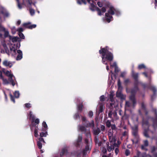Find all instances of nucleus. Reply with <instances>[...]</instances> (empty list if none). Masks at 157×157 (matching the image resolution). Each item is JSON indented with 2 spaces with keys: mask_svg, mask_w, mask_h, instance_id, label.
<instances>
[{
  "mask_svg": "<svg viewBox=\"0 0 157 157\" xmlns=\"http://www.w3.org/2000/svg\"><path fill=\"white\" fill-rule=\"evenodd\" d=\"M79 113V112H78L74 115L73 117L75 120H76L78 119H80V117Z\"/></svg>",
  "mask_w": 157,
  "mask_h": 157,
  "instance_id": "obj_29",
  "label": "nucleus"
},
{
  "mask_svg": "<svg viewBox=\"0 0 157 157\" xmlns=\"http://www.w3.org/2000/svg\"><path fill=\"white\" fill-rule=\"evenodd\" d=\"M93 115V112L91 111H90L88 113V116L89 117H91Z\"/></svg>",
  "mask_w": 157,
  "mask_h": 157,
  "instance_id": "obj_52",
  "label": "nucleus"
},
{
  "mask_svg": "<svg viewBox=\"0 0 157 157\" xmlns=\"http://www.w3.org/2000/svg\"><path fill=\"white\" fill-rule=\"evenodd\" d=\"M115 9L113 7H109V9L108 11V12L105 13V16L107 17L106 20L107 22L109 23L112 20L113 17L112 16H110L109 14L111 15H113L115 14Z\"/></svg>",
  "mask_w": 157,
  "mask_h": 157,
  "instance_id": "obj_3",
  "label": "nucleus"
},
{
  "mask_svg": "<svg viewBox=\"0 0 157 157\" xmlns=\"http://www.w3.org/2000/svg\"><path fill=\"white\" fill-rule=\"evenodd\" d=\"M34 135L35 137H37L38 136V131L36 129H35L34 131Z\"/></svg>",
  "mask_w": 157,
  "mask_h": 157,
  "instance_id": "obj_51",
  "label": "nucleus"
},
{
  "mask_svg": "<svg viewBox=\"0 0 157 157\" xmlns=\"http://www.w3.org/2000/svg\"><path fill=\"white\" fill-rule=\"evenodd\" d=\"M139 89H137L136 88L132 89L131 91V95L129 96V99L132 102L133 105L134 106L136 103V101L135 98V95L136 92L139 90Z\"/></svg>",
  "mask_w": 157,
  "mask_h": 157,
  "instance_id": "obj_4",
  "label": "nucleus"
},
{
  "mask_svg": "<svg viewBox=\"0 0 157 157\" xmlns=\"http://www.w3.org/2000/svg\"><path fill=\"white\" fill-rule=\"evenodd\" d=\"M5 75L9 77V78H10L11 77H13V78L14 79H15V77L13 75L11 74L9 71H6V72H5Z\"/></svg>",
  "mask_w": 157,
  "mask_h": 157,
  "instance_id": "obj_26",
  "label": "nucleus"
},
{
  "mask_svg": "<svg viewBox=\"0 0 157 157\" xmlns=\"http://www.w3.org/2000/svg\"><path fill=\"white\" fill-rule=\"evenodd\" d=\"M18 35L22 39H25V36L22 33H18Z\"/></svg>",
  "mask_w": 157,
  "mask_h": 157,
  "instance_id": "obj_47",
  "label": "nucleus"
},
{
  "mask_svg": "<svg viewBox=\"0 0 157 157\" xmlns=\"http://www.w3.org/2000/svg\"><path fill=\"white\" fill-rule=\"evenodd\" d=\"M156 149V147L154 146H152L151 147V152L154 157H157V152H155Z\"/></svg>",
  "mask_w": 157,
  "mask_h": 157,
  "instance_id": "obj_10",
  "label": "nucleus"
},
{
  "mask_svg": "<svg viewBox=\"0 0 157 157\" xmlns=\"http://www.w3.org/2000/svg\"><path fill=\"white\" fill-rule=\"evenodd\" d=\"M138 83L139 82L138 80H134V87L135 88H136L137 89H139L138 87Z\"/></svg>",
  "mask_w": 157,
  "mask_h": 157,
  "instance_id": "obj_33",
  "label": "nucleus"
},
{
  "mask_svg": "<svg viewBox=\"0 0 157 157\" xmlns=\"http://www.w3.org/2000/svg\"><path fill=\"white\" fill-rule=\"evenodd\" d=\"M105 98L104 97V96L103 95L101 96L100 97V100L101 101H105Z\"/></svg>",
  "mask_w": 157,
  "mask_h": 157,
  "instance_id": "obj_62",
  "label": "nucleus"
},
{
  "mask_svg": "<svg viewBox=\"0 0 157 157\" xmlns=\"http://www.w3.org/2000/svg\"><path fill=\"white\" fill-rule=\"evenodd\" d=\"M97 5L100 7H101L103 6V4L100 2H97Z\"/></svg>",
  "mask_w": 157,
  "mask_h": 157,
  "instance_id": "obj_64",
  "label": "nucleus"
},
{
  "mask_svg": "<svg viewBox=\"0 0 157 157\" xmlns=\"http://www.w3.org/2000/svg\"><path fill=\"white\" fill-rule=\"evenodd\" d=\"M108 135L109 137L113 138V131L111 129H110L108 132Z\"/></svg>",
  "mask_w": 157,
  "mask_h": 157,
  "instance_id": "obj_28",
  "label": "nucleus"
},
{
  "mask_svg": "<svg viewBox=\"0 0 157 157\" xmlns=\"http://www.w3.org/2000/svg\"><path fill=\"white\" fill-rule=\"evenodd\" d=\"M130 82V80L128 78L124 80V82L125 85H127V84Z\"/></svg>",
  "mask_w": 157,
  "mask_h": 157,
  "instance_id": "obj_53",
  "label": "nucleus"
},
{
  "mask_svg": "<svg viewBox=\"0 0 157 157\" xmlns=\"http://www.w3.org/2000/svg\"><path fill=\"white\" fill-rule=\"evenodd\" d=\"M142 124L143 125H145L148 127L149 126V123L148 120H146L143 119L142 121Z\"/></svg>",
  "mask_w": 157,
  "mask_h": 157,
  "instance_id": "obj_27",
  "label": "nucleus"
},
{
  "mask_svg": "<svg viewBox=\"0 0 157 157\" xmlns=\"http://www.w3.org/2000/svg\"><path fill=\"white\" fill-rule=\"evenodd\" d=\"M119 71V70L118 68V67L117 66H116L115 67V70H114V72L115 73H117Z\"/></svg>",
  "mask_w": 157,
  "mask_h": 157,
  "instance_id": "obj_60",
  "label": "nucleus"
},
{
  "mask_svg": "<svg viewBox=\"0 0 157 157\" xmlns=\"http://www.w3.org/2000/svg\"><path fill=\"white\" fill-rule=\"evenodd\" d=\"M44 132H41L40 133V137H46L47 135L48 134V132L46 131H45Z\"/></svg>",
  "mask_w": 157,
  "mask_h": 157,
  "instance_id": "obj_31",
  "label": "nucleus"
},
{
  "mask_svg": "<svg viewBox=\"0 0 157 157\" xmlns=\"http://www.w3.org/2000/svg\"><path fill=\"white\" fill-rule=\"evenodd\" d=\"M94 141L95 143L97 144L99 142V139L98 137L95 136L94 138Z\"/></svg>",
  "mask_w": 157,
  "mask_h": 157,
  "instance_id": "obj_63",
  "label": "nucleus"
},
{
  "mask_svg": "<svg viewBox=\"0 0 157 157\" xmlns=\"http://www.w3.org/2000/svg\"><path fill=\"white\" fill-rule=\"evenodd\" d=\"M17 31L18 32V33H22L23 31V29L22 28H19L17 29Z\"/></svg>",
  "mask_w": 157,
  "mask_h": 157,
  "instance_id": "obj_55",
  "label": "nucleus"
},
{
  "mask_svg": "<svg viewBox=\"0 0 157 157\" xmlns=\"http://www.w3.org/2000/svg\"><path fill=\"white\" fill-rule=\"evenodd\" d=\"M42 125L43 128L41 129V131L45 132L47 130L48 126L45 121H43L42 123Z\"/></svg>",
  "mask_w": 157,
  "mask_h": 157,
  "instance_id": "obj_19",
  "label": "nucleus"
},
{
  "mask_svg": "<svg viewBox=\"0 0 157 157\" xmlns=\"http://www.w3.org/2000/svg\"><path fill=\"white\" fill-rule=\"evenodd\" d=\"M84 133L86 137V138H91L90 134L89 131H87L86 130V132H85Z\"/></svg>",
  "mask_w": 157,
  "mask_h": 157,
  "instance_id": "obj_34",
  "label": "nucleus"
},
{
  "mask_svg": "<svg viewBox=\"0 0 157 157\" xmlns=\"http://www.w3.org/2000/svg\"><path fill=\"white\" fill-rule=\"evenodd\" d=\"M113 52V49L112 48H109L108 46H106L105 48H102L101 47V49L99 51V53H105L106 52Z\"/></svg>",
  "mask_w": 157,
  "mask_h": 157,
  "instance_id": "obj_8",
  "label": "nucleus"
},
{
  "mask_svg": "<svg viewBox=\"0 0 157 157\" xmlns=\"http://www.w3.org/2000/svg\"><path fill=\"white\" fill-rule=\"evenodd\" d=\"M113 52H106L105 53H99L101 55L102 63L105 64L106 61L109 62L112 61L114 58Z\"/></svg>",
  "mask_w": 157,
  "mask_h": 157,
  "instance_id": "obj_1",
  "label": "nucleus"
},
{
  "mask_svg": "<svg viewBox=\"0 0 157 157\" xmlns=\"http://www.w3.org/2000/svg\"><path fill=\"white\" fill-rule=\"evenodd\" d=\"M138 68L139 70L142 69H146V67L144 64H141L138 65Z\"/></svg>",
  "mask_w": 157,
  "mask_h": 157,
  "instance_id": "obj_32",
  "label": "nucleus"
},
{
  "mask_svg": "<svg viewBox=\"0 0 157 157\" xmlns=\"http://www.w3.org/2000/svg\"><path fill=\"white\" fill-rule=\"evenodd\" d=\"M38 124H39L35 123V122H32V121H31V125H30L31 129L32 130V129L31 127L32 126L33 127H35V128H38Z\"/></svg>",
  "mask_w": 157,
  "mask_h": 157,
  "instance_id": "obj_30",
  "label": "nucleus"
},
{
  "mask_svg": "<svg viewBox=\"0 0 157 157\" xmlns=\"http://www.w3.org/2000/svg\"><path fill=\"white\" fill-rule=\"evenodd\" d=\"M119 152V150L118 148L116 147L115 149V152L116 155H117Z\"/></svg>",
  "mask_w": 157,
  "mask_h": 157,
  "instance_id": "obj_57",
  "label": "nucleus"
},
{
  "mask_svg": "<svg viewBox=\"0 0 157 157\" xmlns=\"http://www.w3.org/2000/svg\"><path fill=\"white\" fill-rule=\"evenodd\" d=\"M115 13L116 15L117 16H119L121 14L120 12L119 11L116 10H115Z\"/></svg>",
  "mask_w": 157,
  "mask_h": 157,
  "instance_id": "obj_59",
  "label": "nucleus"
},
{
  "mask_svg": "<svg viewBox=\"0 0 157 157\" xmlns=\"http://www.w3.org/2000/svg\"><path fill=\"white\" fill-rule=\"evenodd\" d=\"M3 64L4 65L6 66L9 67H11L12 66V64L11 62L9 61L8 62L6 60L3 61Z\"/></svg>",
  "mask_w": 157,
  "mask_h": 157,
  "instance_id": "obj_20",
  "label": "nucleus"
},
{
  "mask_svg": "<svg viewBox=\"0 0 157 157\" xmlns=\"http://www.w3.org/2000/svg\"><path fill=\"white\" fill-rule=\"evenodd\" d=\"M141 153L139 151H138L136 153V155L134 157H140V155H141Z\"/></svg>",
  "mask_w": 157,
  "mask_h": 157,
  "instance_id": "obj_56",
  "label": "nucleus"
},
{
  "mask_svg": "<svg viewBox=\"0 0 157 157\" xmlns=\"http://www.w3.org/2000/svg\"><path fill=\"white\" fill-rule=\"evenodd\" d=\"M111 130H113H113H115L116 129V125H115V124H112V125H111Z\"/></svg>",
  "mask_w": 157,
  "mask_h": 157,
  "instance_id": "obj_58",
  "label": "nucleus"
},
{
  "mask_svg": "<svg viewBox=\"0 0 157 157\" xmlns=\"http://www.w3.org/2000/svg\"><path fill=\"white\" fill-rule=\"evenodd\" d=\"M83 108V105L82 102H81L77 105L78 112L79 113L82 112Z\"/></svg>",
  "mask_w": 157,
  "mask_h": 157,
  "instance_id": "obj_17",
  "label": "nucleus"
},
{
  "mask_svg": "<svg viewBox=\"0 0 157 157\" xmlns=\"http://www.w3.org/2000/svg\"><path fill=\"white\" fill-rule=\"evenodd\" d=\"M22 25L25 28L29 29H32L33 28H35L36 26V25H32L30 22L25 23L23 24Z\"/></svg>",
  "mask_w": 157,
  "mask_h": 157,
  "instance_id": "obj_7",
  "label": "nucleus"
},
{
  "mask_svg": "<svg viewBox=\"0 0 157 157\" xmlns=\"http://www.w3.org/2000/svg\"><path fill=\"white\" fill-rule=\"evenodd\" d=\"M9 39L11 40L13 43L16 42L17 41H20L21 40L20 38L17 36L12 37L11 36H9Z\"/></svg>",
  "mask_w": 157,
  "mask_h": 157,
  "instance_id": "obj_12",
  "label": "nucleus"
},
{
  "mask_svg": "<svg viewBox=\"0 0 157 157\" xmlns=\"http://www.w3.org/2000/svg\"><path fill=\"white\" fill-rule=\"evenodd\" d=\"M144 144L143 145L145 146V147H147L148 146V142L147 140H144Z\"/></svg>",
  "mask_w": 157,
  "mask_h": 157,
  "instance_id": "obj_49",
  "label": "nucleus"
},
{
  "mask_svg": "<svg viewBox=\"0 0 157 157\" xmlns=\"http://www.w3.org/2000/svg\"><path fill=\"white\" fill-rule=\"evenodd\" d=\"M14 95L15 98H18L20 95L19 92L17 91H15L14 93Z\"/></svg>",
  "mask_w": 157,
  "mask_h": 157,
  "instance_id": "obj_36",
  "label": "nucleus"
},
{
  "mask_svg": "<svg viewBox=\"0 0 157 157\" xmlns=\"http://www.w3.org/2000/svg\"><path fill=\"white\" fill-rule=\"evenodd\" d=\"M29 12L30 14L33 16L34 15L35 13V11L34 10L32 9H29Z\"/></svg>",
  "mask_w": 157,
  "mask_h": 157,
  "instance_id": "obj_48",
  "label": "nucleus"
},
{
  "mask_svg": "<svg viewBox=\"0 0 157 157\" xmlns=\"http://www.w3.org/2000/svg\"><path fill=\"white\" fill-rule=\"evenodd\" d=\"M2 31L4 32V37L5 38L7 37L8 36L9 37V32L8 31H6V29H5V31Z\"/></svg>",
  "mask_w": 157,
  "mask_h": 157,
  "instance_id": "obj_39",
  "label": "nucleus"
},
{
  "mask_svg": "<svg viewBox=\"0 0 157 157\" xmlns=\"http://www.w3.org/2000/svg\"><path fill=\"white\" fill-rule=\"evenodd\" d=\"M25 107L29 109L31 107V105L29 103H26L25 104Z\"/></svg>",
  "mask_w": 157,
  "mask_h": 157,
  "instance_id": "obj_46",
  "label": "nucleus"
},
{
  "mask_svg": "<svg viewBox=\"0 0 157 157\" xmlns=\"http://www.w3.org/2000/svg\"><path fill=\"white\" fill-rule=\"evenodd\" d=\"M130 153V151L129 150L127 149L125 151V154L126 156H128Z\"/></svg>",
  "mask_w": 157,
  "mask_h": 157,
  "instance_id": "obj_44",
  "label": "nucleus"
},
{
  "mask_svg": "<svg viewBox=\"0 0 157 157\" xmlns=\"http://www.w3.org/2000/svg\"><path fill=\"white\" fill-rule=\"evenodd\" d=\"M100 132L101 130L98 128H97L96 129L94 128L93 129V134L95 135H98Z\"/></svg>",
  "mask_w": 157,
  "mask_h": 157,
  "instance_id": "obj_23",
  "label": "nucleus"
},
{
  "mask_svg": "<svg viewBox=\"0 0 157 157\" xmlns=\"http://www.w3.org/2000/svg\"><path fill=\"white\" fill-rule=\"evenodd\" d=\"M152 112H154L155 113V115L156 117V120H157V110L155 108H153L152 109ZM152 126L153 127L154 129H155L157 128V122H156L155 121H154L153 122V124H152Z\"/></svg>",
  "mask_w": 157,
  "mask_h": 157,
  "instance_id": "obj_9",
  "label": "nucleus"
},
{
  "mask_svg": "<svg viewBox=\"0 0 157 157\" xmlns=\"http://www.w3.org/2000/svg\"><path fill=\"white\" fill-rule=\"evenodd\" d=\"M86 124L85 125L86 127H91L93 128H94V124L93 121H92L90 123L88 121H86Z\"/></svg>",
  "mask_w": 157,
  "mask_h": 157,
  "instance_id": "obj_15",
  "label": "nucleus"
},
{
  "mask_svg": "<svg viewBox=\"0 0 157 157\" xmlns=\"http://www.w3.org/2000/svg\"><path fill=\"white\" fill-rule=\"evenodd\" d=\"M82 136L81 135L78 136L76 142L75 143V145L76 147H78L80 145V143L82 141Z\"/></svg>",
  "mask_w": 157,
  "mask_h": 157,
  "instance_id": "obj_14",
  "label": "nucleus"
},
{
  "mask_svg": "<svg viewBox=\"0 0 157 157\" xmlns=\"http://www.w3.org/2000/svg\"><path fill=\"white\" fill-rule=\"evenodd\" d=\"M87 151H90V148L89 146L88 145H86L85 149H84Z\"/></svg>",
  "mask_w": 157,
  "mask_h": 157,
  "instance_id": "obj_50",
  "label": "nucleus"
},
{
  "mask_svg": "<svg viewBox=\"0 0 157 157\" xmlns=\"http://www.w3.org/2000/svg\"><path fill=\"white\" fill-rule=\"evenodd\" d=\"M29 116L30 117V119H31V121L32 122H35V123L39 124L40 123V120L38 118L35 119V116L33 114L32 112L30 111L29 114Z\"/></svg>",
  "mask_w": 157,
  "mask_h": 157,
  "instance_id": "obj_6",
  "label": "nucleus"
},
{
  "mask_svg": "<svg viewBox=\"0 0 157 157\" xmlns=\"http://www.w3.org/2000/svg\"><path fill=\"white\" fill-rule=\"evenodd\" d=\"M10 98L11 100L12 101H13V103H15V98H14V97L11 94H10Z\"/></svg>",
  "mask_w": 157,
  "mask_h": 157,
  "instance_id": "obj_43",
  "label": "nucleus"
},
{
  "mask_svg": "<svg viewBox=\"0 0 157 157\" xmlns=\"http://www.w3.org/2000/svg\"><path fill=\"white\" fill-rule=\"evenodd\" d=\"M132 134L136 139V143H138L139 140V136L138 134V126L135 124L134 126L132 127Z\"/></svg>",
  "mask_w": 157,
  "mask_h": 157,
  "instance_id": "obj_2",
  "label": "nucleus"
},
{
  "mask_svg": "<svg viewBox=\"0 0 157 157\" xmlns=\"http://www.w3.org/2000/svg\"><path fill=\"white\" fill-rule=\"evenodd\" d=\"M13 77H11L9 78L8 79L9 81L10 82V84H11L13 86H14L15 84V82H16V80H14L13 78Z\"/></svg>",
  "mask_w": 157,
  "mask_h": 157,
  "instance_id": "obj_21",
  "label": "nucleus"
},
{
  "mask_svg": "<svg viewBox=\"0 0 157 157\" xmlns=\"http://www.w3.org/2000/svg\"><path fill=\"white\" fill-rule=\"evenodd\" d=\"M149 129H145L144 130L143 132V134L147 138H149V136L148 134V132Z\"/></svg>",
  "mask_w": 157,
  "mask_h": 157,
  "instance_id": "obj_25",
  "label": "nucleus"
},
{
  "mask_svg": "<svg viewBox=\"0 0 157 157\" xmlns=\"http://www.w3.org/2000/svg\"><path fill=\"white\" fill-rule=\"evenodd\" d=\"M3 83L4 84L7 85L10 84L9 80H8L6 78H4L3 80Z\"/></svg>",
  "mask_w": 157,
  "mask_h": 157,
  "instance_id": "obj_40",
  "label": "nucleus"
},
{
  "mask_svg": "<svg viewBox=\"0 0 157 157\" xmlns=\"http://www.w3.org/2000/svg\"><path fill=\"white\" fill-rule=\"evenodd\" d=\"M17 52L18 55L16 57V60H20L22 58V52L20 50H17Z\"/></svg>",
  "mask_w": 157,
  "mask_h": 157,
  "instance_id": "obj_13",
  "label": "nucleus"
},
{
  "mask_svg": "<svg viewBox=\"0 0 157 157\" xmlns=\"http://www.w3.org/2000/svg\"><path fill=\"white\" fill-rule=\"evenodd\" d=\"M40 141V142H43V143H45V142L44 141V139L41 137L39 138V141Z\"/></svg>",
  "mask_w": 157,
  "mask_h": 157,
  "instance_id": "obj_61",
  "label": "nucleus"
},
{
  "mask_svg": "<svg viewBox=\"0 0 157 157\" xmlns=\"http://www.w3.org/2000/svg\"><path fill=\"white\" fill-rule=\"evenodd\" d=\"M92 3H90V9L92 11H94L95 10L98 12V14L99 16L101 15V10L98 7L96 6V3L95 2L92 1Z\"/></svg>",
  "mask_w": 157,
  "mask_h": 157,
  "instance_id": "obj_5",
  "label": "nucleus"
},
{
  "mask_svg": "<svg viewBox=\"0 0 157 157\" xmlns=\"http://www.w3.org/2000/svg\"><path fill=\"white\" fill-rule=\"evenodd\" d=\"M1 13L5 17H7L9 16V13L7 12H4L3 11H2L1 12Z\"/></svg>",
  "mask_w": 157,
  "mask_h": 157,
  "instance_id": "obj_38",
  "label": "nucleus"
},
{
  "mask_svg": "<svg viewBox=\"0 0 157 157\" xmlns=\"http://www.w3.org/2000/svg\"><path fill=\"white\" fill-rule=\"evenodd\" d=\"M116 96L120 98L121 99H125L124 95L121 92H117L116 93Z\"/></svg>",
  "mask_w": 157,
  "mask_h": 157,
  "instance_id": "obj_22",
  "label": "nucleus"
},
{
  "mask_svg": "<svg viewBox=\"0 0 157 157\" xmlns=\"http://www.w3.org/2000/svg\"><path fill=\"white\" fill-rule=\"evenodd\" d=\"M106 126L108 128H109L111 126V122L109 120L107 121L106 122Z\"/></svg>",
  "mask_w": 157,
  "mask_h": 157,
  "instance_id": "obj_37",
  "label": "nucleus"
},
{
  "mask_svg": "<svg viewBox=\"0 0 157 157\" xmlns=\"http://www.w3.org/2000/svg\"><path fill=\"white\" fill-rule=\"evenodd\" d=\"M89 139H91V138H85V143L86 145H88L89 144Z\"/></svg>",
  "mask_w": 157,
  "mask_h": 157,
  "instance_id": "obj_54",
  "label": "nucleus"
},
{
  "mask_svg": "<svg viewBox=\"0 0 157 157\" xmlns=\"http://www.w3.org/2000/svg\"><path fill=\"white\" fill-rule=\"evenodd\" d=\"M139 74L137 73H136L133 70L132 71V76L134 80H138Z\"/></svg>",
  "mask_w": 157,
  "mask_h": 157,
  "instance_id": "obj_16",
  "label": "nucleus"
},
{
  "mask_svg": "<svg viewBox=\"0 0 157 157\" xmlns=\"http://www.w3.org/2000/svg\"><path fill=\"white\" fill-rule=\"evenodd\" d=\"M106 145H107V150L108 151L110 152L111 151H113L114 150V146H113V144H111L110 143V146H109V142H107L106 143Z\"/></svg>",
  "mask_w": 157,
  "mask_h": 157,
  "instance_id": "obj_11",
  "label": "nucleus"
},
{
  "mask_svg": "<svg viewBox=\"0 0 157 157\" xmlns=\"http://www.w3.org/2000/svg\"><path fill=\"white\" fill-rule=\"evenodd\" d=\"M78 2L80 4H81L82 3H83L84 4L86 5V3L85 0H78Z\"/></svg>",
  "mask_w": 157,
  "mask_h": 157,
  "instance_id": "obj_45",
  "label": "nucleus"
},
{
  "mask_svg": "<svg viewBox=\"0 0 157 157\" xmlns=\"http://www.w3.org/2000/svg\"><path fill=\"white\" fill-rule=\"evenodd\" d=\"M67 151L66 148L63 149L60 153V155L61 157L63 156L64 155L67 153Z\"/></svg>",
  "mask_w": 157,
  "mask_h": 157,
  "instance_id": "obj_24",
  "label": "nucleus"
},
{
  "mask_svg": "<svg viewBox=\"0 0 157 157\" xmlns=\"http://www.w3.org/2000/svg\"><path fill=\"white\" fill-rule=\"evenodd\" d=\"M37 143L38 148L39 149H41L42 147V144L41 142H40V141H37Z\"/></svg>",
  "mask_w": 157,
  "mask_h": 157,
  "instance_id": "obj_41",
  "label": "nucleus"
},
{
  "mask_svg": "<svg viewBox=\"0 0 157 157\" xmlns=\"http://www.w3.org/2000/svg\"><path fill=\"white\" fill-rule=\"evenodd\" d=\"M117 85L119 89L122 88L121 83L120 79H119L118 80Z\"/></svg>",
  "mask_w": 157,
  "mask_h": 157,
  "instance_id": "obj_42",
  "label": "nucleus"
},
{
  "mask_svg": "<svg viewBox=\"0 0 157 157\" xmlns=\"http://www.w3.org/2000/svg\"><path fill=\"white\" fill-rule=\"evenodd\" d=\"M79 129L82 132H86V131L87 130L86 128L85 127L82 126H79Z\"/></svg>",
  "mask_w": 157,
  "mask_h": 157,
  "instance_id": "obj_35",
  "label": "nucleus"
},
{
  "mask_svg": "<svg viewBox=\"0 0 157 157\" xmlns=\"http://www.w3.org/2000/svg\"><path fill=\"white\" fill-rule=\"evenodd\" d=\"M150 89L153 92V94L151 96V100H153V98L154 96H155L156 94V89L155 87L152 86H151L150 87Z\"/></svg>",
  "mask_w": 157,
  "mask_h": 157,
  "instance_id": "obj_18",
  "label": "nucleus"
}]
</instances>
